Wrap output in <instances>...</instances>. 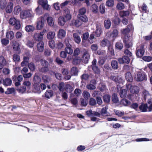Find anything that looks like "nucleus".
<instances>
[{
  "label": "nucleus",
  "instance_id": "1",
  "mask_svg": "<svg viewBox=\"0 0 152 152\" xmlns=\"http://www.w3.org/2000/svg\"><path fill=\"white\" fill-rule=\"evenodd\" d=\"M111 78L114 79V81L116 83L117 85V90L119 91L120 89L119 94L120 97L122 98H124L126 97L127 94V91L125 89H122L123 86V80L121 77H116L115 76H112Z\"/></svg>",
  "mask_w": 152,
  "mask_h": 152
},
{
  "label": "nucleus",
  "instance_id": "2",
  "mask_svg": "<svg viewBox=\"0 0 152 152\" xmlns=\"http://www.w3.org/2000/svg\"><path fill=\"white\" fill-rule=\"evenodd\" d=\"M130 30L128 27L127 28L121 30L123 35H125L124 39V42L125 44V47L127 48H129L132 46V39L130 36L128 35V33L130 31Z\"/></svg>",
  "mask_w": 152,
  "mask_h": 152
},
{
  "label": "nucleus",
  "instance_id": "3",
  "mask_svg": "<svg viewBox=\"0 0 152 152\" xmlns=\"http://www.w3.org/2000/svg\"><path fill=\"white\" fill-rule=\"evenodd\" d=\"M48 20V16L45 14L43 16L40 17L37 20L36 28L37 30H41L45 25L46 20Z\"/></svg>",
  "mask_w": 152,
  "mask_h": 152
},
{
  "label": "nucleus",
  "instance_id": "4",
  "mask_svg": "<svg viewBox=\"0 0 152 152\" xmlns=\"http://www.w3.org/2000/svg\"><path fill=\"white\" fill-rule=\"evenodd\" d=\"M20 18L22 19H26L31 18L34 16L31 9L24 10L21 12L20 15Z\"/></svg>",
  "mask_w": 152,
  "mask_h": 152
},
{
  "label": "nucleus",
  "instance_id": "5",
  "mask_svg": "<svg viewBox=\"0 0 152 152\" xmlns=\"http://www.w3.org/2000/svg\"><path fill=\"white\" fill-rule=\"evenodd\" d=\"M126 87L130 93L135 95H138L140 88L138 86L129 83L126 84Z\"/></svg>",
  "mask_w": 152,
  "mask_h": 152
},
{
  "label": "nucleus",
  "instance_id": "6",
  "mask_svg": "<svg viewBox=\"0 0 152 152\" xmlns=\"http://www.w3.org/2000/svg\"><path fill=\"white\" fill-rule=\"evenodd\" d=\"M82 58L83 62L86 64L88 63L90 58V55L88 50L85 49L83 50Z\"/></svg>",
  "mask_w": 152,
  "mask_h": 152
},
{
  "label": "nucleus",
  "instance_id": "7",
  "mask_svg": "<svg viewBox=\"0 0 152 152\" xmlns=\"http://www.w3.org/2000/svg\"><path fill=\"white\" fill-rule=\"evenodd\" d=\"M135 79L137 81H143L146 79L145 73L141 71L138 72L135 76Z\"/></svg>",
  "mask_w": 152,
  "mask_h": 152
},
{
  "label": "nucleus",
  "instance_id": "8",
  "mask_svg": "<svg viewBox=\"0 0 152 152\" xmlns=\"http://www.w3.org/2000/svg\"><path fill=\"white\" fill-rule=\"evenodd\" d=\"M46 31V30L44 29L42 31L38 33H35L34 35L33 38L34 39L37 41H39L42 40L43 38V36L45 33Z\"/></svg>",
  "mask_w": 152,
  "mask_h": 152
},
{
  "label": "nucleus",
  "instance_id": "9",
  "mask_svg": "<svg viewBox=\"0 0 152 152\" xmlns=\"http://www.w3.org/2000/svg\"><path fill=\"white\" fill-rule=\"evenodd\" d=\"M145 53L144 45H141L139 48H137L136 50V54L137 56L139 58L142 57Z\"/></svg>",
  "mask_w": 152,
  "mask_h": 152
},
{
  "label": "nucleus",
  "instance_id": "10",
  "mask_svg": "<svg viewBox=\"0 0 152 152\" xmlns=\"http://www.w3.org/2000/svg\"><path fill=\"white\" fill-rule=\"evenodd\" d=\"M119 62L120 64H129L130 62L129 58L127 56H124L122 58H119L118 59Z\"/></svg>",
  "mask_w": 152,
  "mask_h": 152
},
{
  "label": "nucleus",
  "instance_id": "11",
  "mask_svg": "<svg viewBox=\"0 0 152 152\" xmlns=\"http://www.w3.org/2000/svg\"><path fill=\"white\" fill-rule=\"evenodd\" d=\"M66 35V31L62 29H59L57 34L58 37L60 39H62L64 38Z\"/></svg>",
  "mask_w": 152,
  "mask_h": 152
},
{
  "label": "nucleus",
  "instance_id": "12",
  "mask_svg": "<svg viewBox=\"0 0 152 152\" xmlns=\"http://www.w3.org/2000/svg\"><path fill=\"white\" fill-rule=\"evenodd\" d=\"M13 3L11 2H9L7 5L5 10L7 13H11L13 10Z\"/></svg>",
  "mask_w": 152,
  "mask_h": 152
},
{
  "label": "nucleus",
  "instance_id": "13",
  "mask_svg": "<svg viewBox=\"0 0 152 152\" xmlns=\"http://www.w3.org/2000/svg\"><path fill=\"white\" fill-rule=\"evenodd\" d=\"M65 14L64 15V18H65L66 21H67L70 20L72 18V16L70 14V10L69 9H66L65 10Z\"/></svg>",
  "mask_w": 152,
  "mask_h": 152
},
{
  "label": "nucleus",
  "instance_id": "14",
  "mask_svg": "<svg viewBox=\"0 0 152 152\" xmlns=\"http://www.w3.org/2000/svg\"><path fill=\"white\" fill-rule=\"evenodd\" d=\"M73 38L76 43L79 44L81 42V38L80 36V33H75L73 34Z\"/></svg>",
  "mask_w": 152,
  "mask_h": 152
},
{
  "label": "nucleus",
  "instance_id": "15",
  "mask_svg": "<svg viewBox=\"0 0 152 152\" xmlns=\"http://www.w3.org/2000/svg\"><path fill=\"white\" fill-rule=\"evenodd\" d=\"M39 4L44 10H48V1L47 0H39Z\"/></svg>",
  "mask_w": 152,
  "mask_h": 152
},
{
  "label": "nucleus",
  "instance_id": "16",
  "mask_svg": "<svg viewBox=\"0 0 152 152\" xmlns=\"http://www.w3.org/2000/svg\"><path fill=\"white\" fill-rule=\"evenodd\" d=\"M142 96L145 100H146V99L148 101L151 100V96L148 91L146 90L144 91L143 92Z\"/></svg>",
  "mask_w": 152,
  "mask_h": 152
},
{
  "label": "nucleus",
  "instance_id": "17",
  "mask_svg": "<svg viewBox=\"0 0 152 152\" xmlns=\"http://www.w3.org/2000/svg\"><path fill=\"white\" fill-rule=\"evenodd\" d=\"M42 64L44 67L41 69V71L42 72H47L48 69L47 66H48V63L47 61L45 60H43L41 61Z\"/></svg>",
  "mask_w": 152,
  "mask_h": 152
},
{
  "label": "nucleus",
  "instance_id": "18",
  "mask_svg": "<svg viewBox=\"0 0 152 152\" xmlns=\"http://www.w3.org/2000/svg\"><path fill=\"white\" fill-rule=\"evenodd\" d=\"M37 48L38 50L40 52L43 51L44 49V43L43 42L41 41L37 43Z\"/></svg>",
  "mask_w": 152,
  "mask_h": 152
},
{
  "label": "nucleus",
  "instance_id": "19",
  "mask_svg": "<svg viewBox=\"0 0 152 152\" xmlns=\"http://www.w3.org/2000/svg\"><path fill=\"white\" fill-rule=\"evenodd\" d=\"M77 17L80 20L84 23L87 22L88 20V17L85 15H78Z\"/></svg>",
  "mask_w": 152,
  "mask_h": 152
},
{
  "label": "nucleus",
  "instance_id": "20",
  "mask_svg": "<svg viewBox=\"0 0 152 152\" xmlns=\"http://www.w3.org/2000/svg\"><path fill=\"white\" fill-rule=\"evenodd\" d=\"M65 51L68 54L71 55L73 53V50L72 48V45H68V47H66L65 49Z\"/></svg>",
  "mask_w": 152,
  "mask_h": 152
},
{
  "label": "nucleus",
  "instance_id": "21",
  "mask_svg": "<svg viewBox=\"0 0 152 152\" xmlns=\"http://www.w3.org/2000/svg\"><path fill=\"white\" fill-rule=\"evenodd\" d=\"M125 77L127 81L131 82L133 80L132 75L131 73L129 72H127L125 75Z\"/></svg>",
  "mask_w": 152,
  "mask_h": 152
},
{
  "label": "nucleus",
  "instance_id": "22",
  "mask_svg": "<svg viewBox=\"0 0 152 152\" xmlns=\"http://www.w3.org/2000/svg\"><path fill=\"white\" fill-rule=\"evenodd\" d=\"M22 8L19 5H17L15 6L14 8L13 13L15 15H18L21 11Z\"/></svg>",
  "mask_w": 152,
  "mask_h": 152
},
{
  "label": "nucleus",
  "instance_id": "23",
  "mask_svg": "<svg viewBox=\"0 0 152 152\" xmlns=\"http://www.w3.org/2000/svg\"><path fill=\"white\" fill-rule=\"evenodd\" d=\"M66 22L65 18L63 16L60 17L58 20V23L59 25L61 26H63Z\"/></svg>",
  "mask_w": 152,
  "mask_h": 152
},
{
  "label": "nucleus",
  "instance_id": "24",
  "mask_svg": "<svg viewBox=\"0 0 152 152\" xmlns=\"http://www.w3.org/2000/svg\"><path fill=\"white\" fill-rule=\"evenodd\" d=\"M71 24L77 27H79L82 25V23L78 20H73L71 22Z\"/></svg>",
  "mask_w": 152,
  "mask_h": 152
},
{
  "label": "nucleus",
  "instance_id": "25",
  "mask_svg": "<svg viewBox=\"0 0 152 152\" xmlns=\"http://www.w3.org/2000/svg\"><path fill=\"white\" fill-rule=\"evenodd\" d=\"M75 58L73 59V63L76 64H80L81 61H82V57L79 56H75Z\"/></svg>",
  "mask_w": 152,
  "mask_h": 152
},
{
  "label": "nucleus",
  "instance_id": "26",
  "mask_svg": "<svg viewBox=\"0 0 152 152\" xmlns=\"http://www.w3.org/2000/svg\"><path fill=\"white\" fill-rule=\"evenodd\" d=\"M100 45L103 47L110 45V42L106 39H104L101 41Z\"/></svg>",
  "mask_w": 152,
  "mask_h": 152
},
{
  "label": "nucleus",
  "instance_id": "27",
  "mask_svg": "<svg viewBox=\"0 0 152 152\" xmlns=\"http://www.w3.org/2000/svg\"><path fill=\"white\" fill-rule=\"evenodd\" d=\"M96 29L95 31L96 36L97 37H99L101 35L102 30V28L100 27L99 26H96Z\"/></svg>",
  "mask_w": 152,
  "mask_h": 152
},
{
  "label": "nucleus",
  "instance_id": "28",
  "mask_svg": "<svg viewBox=\"0 0 152 152\" xmlns=\"http://www.w3.org/2000/svg\"><path fill=\"white\" fill-rule=\"evenodd\" d=\"M6 37L10 39H12L14 37V34L12 31H10L7 32L6 34Z\"/></svg>",
  "mask_w": 152,
  "mask_h": 152
},
{
  "label": "nucleus",
  "instance_id": "29",
  "mask_svg": "<svg viewBox=\"0 0 152 152\" xmlns=\"http://www.w3.org/2000/svg\"><path fill=\"white\" fill-rule=\"evenodd\" d=\"M87 114H91L94 116H95L99 117H100L101 114V113L97 112H92V110H90L88 111H87L86 112Z\"/></svg>",
  "mask_w": 152,
  "mask_h": 152
},
{
  "label": "nucleus",
  "instance_id": "30",
  "mask_svg": "<svg viewBox=\"0 0 152 152\" xmlns=\"http://www.w3.org/2000/svg\"><path fill=\"white\" fill-rule=\"evenodd\" d=\"M139 109L142 112H146L147 109H148V104H142L140 106Z\"/></svg>",
  "mask_w": 152,
  "mask_h": 152
},
{
  "label": "nucleus",
  "instance_id": "31",
  "mask_svg": "<svg viewBox=\"0 0 152 152\" xmlns=\"http://www.w3.org/2000/svg\"><path fill=\"white\" fill-rule=\"evenodd\" d=\"M120 104L124 106H127L130 104V102L126 99H123L121 100Z\"/></svg>",
  "mask_w": 152,
  "mask_h": 152
},
{
  "label": "nucleus",
  "instance_id": "32",
  "mask_svg": "<svg viewBox=\"0 0 152 152\" xmlns=\"http://www.w3.org/2000/svg\"><path fill=\"white\" fill-rule=\"evenodd\" d=\"M111 25V22L110 20H105L104 21V26L105 28L107 29L109 28Z\"/></svg>",
  "mask_w": 152,
  "mask_h": 152
},
{
  "label": "nucleus",
  "instance_id": "33",
  "mask_svg": "<svg viewBox=\"0 0 152 152\" xmlns=\"http://www.w3.org/2000/svg\"><path fill=\"white\" fill-rule=\"evenodd\" d=\"M12 83V80L9 78H6L3 80V84L6 86H10Z\"/></svg>",
  "mask_w": 152,
  "mask_h": 152
},
{
  "label": "nucleus",
  "instance_id": "34",
  "mask_svg": "<svg viewBox=\"0 0 152 152\" xmlns=\"http://www.w3.org/2000/svg\"><path fill=\"white\" fill-rule=\"evenodd\" d=\"M82 95L85 99L88 100L90 98V95L89 93L87 91H84L83 92Z\"/></svg>",
  "mask_w": 152,
  "mask_h": 152
},
{
  "label": "nucleus",
  "instance_id": "35",
  "mask_svg": "<svg viewBox=\"0 0 152 152\" xmlns=\"http://www.w3.org/2000/svg\"><path fill=\"white\" fill-rule=\"evenodd\" d=\"M78 70L76 67H73L71 69V74L72 75H77Z\"/></svg>",
  "mask_w": 152,
  "mask_h": 152
},
{
  "label": "nucleus",
  "instance_id": "36",
  "mask_svg": "<svg viewBox=\"0 0 152 152\" xmlns=\"http://www.w3.org/2000/svg\"><path fill=\"white\" fill-rule=\"evenodd\" d=\"M129 11H121L119 12L120 16L121 17H127L129 15Z\"/></svg>",
  "mask_w": 152,
  "mask_h": 152
},
{
  "label": "nucleus",
  "instance_id": "37",
  "mask_svg": "<svg viewBox=\"0 0 152 152\" xmlns=\"http://www.w3.org/2000/svg\"><path fill=\"white\" fill-rule=\"evenodd\" d=\"M25 29L26 31L30 32L33 31L35 29V28L33 26L29 25L26 26Z\"/></svg>",
  "mask_w": 152,
  "mask_h": 152
},
{
  "label": "nucleus",
  "instance_id": "38",
  "mask_svg": "<svg viewBox=\"0 0 152 152\" xmlns=\"http://www.w3.org/2000/svg\"><path fill=\"white\" fill-rule=\"evenodd\" d=\"M12 46L13 49L15 50H18L19 49V44L16 41L12 42Z\"/></svg>",
  "mask_w": 152,
  "mask_h": 152
},
{
  "label": "nucleus",
  "instance_id": "39",
  "mask_svg": "<svg viewBox=\"0 0 152 152\" xmlns=\"http://www.w3.org/2000/svg\"><path fill=\"white\" fill-rule=\"evenodd\" d=\"M55 34L54 31H50L48 33V39L53 40L55 38Z\"/></svg>",
  "mask_w": 152,
  "mask_h": 152
},
{
  "label": "nucleus",
  "instance_id": "40",
  "mask_svg": "<svg viewBox=\"0 0 152 152\" xmlns=\"http://www.w3.org/2000/svg\"><path fill=\"white\" fill-rule=\"evenodd\" d=\"M110 96L108 95H105L103 97V100L104 102L108 103L110 101Z\"/></svg>",
  "mask_w": 152,
  "mask_h": 152
},
{
  "label": "nucleus",
  "instance_id": "41",
  "mask_svg": "<svg viewBox=\"0 0 152 152\" xmlns=\"http://www.w3.org/2000/svg\"><path fill=\"white\" fill-rule=\"evenodd\" d=\"M43 11L44 10L42 8L39 6L35 10V12L38 15L42 14L44 12Z\"/></svg>",
  "mask_w": 152,
  "mask_h": 152
},
{
  "label": "nucleus",
  "instance_id": "42",
  "mask_svg": "<svg viewBox=\"0 0 152 152\" xmlns=\"http://www.w3.org/2000/svg\"><path fill=\"white\" fill-rule=\"evenodd\" d=\"M117 8L119 10L124 9L125 8L124 4L122 2L118 3L116 6Z\"/></svg>",
  "mask_w": 152,
  "mask_h": 152
},
{
  "label": "nucleus",
  "instance_id": "43",
  "mask_svg": "<svg viewBox=\"0 0 152 152\" xmlns=\"http://www.w3.org/2000/svg\"><path fill=\"white\" fill-rule=\"evenodd\" d=\"M111 66L112 67L115 69H117L118 68V63L117 61H112L111 62Z\"/></svg>",
  "mask_w": 152,
  "mask_h": 152
},
{
  "label": "nucleus",
  "instance_id": "44",
  "mask_svg": "<svg viewBox=\"0 0 152 152\" xmlns=\"http://www.w3.org/2000/svg\"><path fill=\"white\" fill-rule=\"evenodd\" d=\"M98 8V7L96 4H94L92 5L91 9L93 12L96 13L97 12Z\"/></svg>",
  "mask_w": 152,
  "mask_h": 152
},
{
  "label": "nucleus",
  "instance_id": "45",
  "mask_svg": "<svg viewBox=\"0 0 152 152\" xmlns=\"http://www.w3.org/2000/svg\"><path fill=\"white\" fill-rule=\"evenodd\" d=\"M13 61L16 62H18L20 60V56L19 55L16 54H15L13 55Z\"/></svg>",
  "mask_w": 152,
  "mask_h": 152
},
{
  "label": "nucleus",
  "instance_id": "46",
  "mask_svg": "<svg viewBox=\"0 0 152 152\" xmlns=\"http://www.w3.org/2000/svg\"><path fill=\"white\" fill-rule=\"evenodd\" d=\"M73 90V88L69 84H67L66 85V92L70 93Z\"/></svg>",
  "mask_w": 152,
  "mask_h": 152
},
{
  "label": "nucleus",
  "instance_id": "47",
  "mask_svg": "<svg viewBox=\"0 0 152 152\" xmlns=\"http://www.w3.org/2000/svg\"><path fill=\"white\" fill-rule=\"evenodd\" d=\"M15 23L14 25V28L17 30L20 29L21 28V24L20 20H18Z\"/></svg>",
  "mask_w": 152,
  "mask_h": 152
},
{
  "label": "nucleus",
  "instance_id": "48",
  "mask_svg": "<svg viewBox=\"0 0 152 152\" xmlns=\"http://www.w3.org/2000/svg\"><path fill=\"white\" fill-rule=\"evenodd\" d=\"M114 112L115 114L119 117H121L125 114L124 112L118 110H115Z\"/></svg>",
  "mask_w": 152,
  "mask_h": 152
},
{
  "label": "nucleus",
  "instance_id": "49",
  "mask_svg": "<svg viewBox=\"0 0 152 152\" xmlns=\"http://www.w3.org/2000/svg\"><path fill=\"white\" fill-rule=\"evenodd\" d=\"M7 2L5 0H0V7L1 8L3 9L6 7Z\"/></svg>",
  "mask_w": 152,
  "mask_h": 152
},
{
  "label": "nucleus",
  "instance_id": "50",
  "mask_svg": "<svg viewBox=\"0 0 152 152\" xmlns=\"http://www.w3.org/2000/svg\"><path fill=\"white\" fill-rule=\"evenodd\" d=\"M118 31L116 29H114L113 32L111 33L110 36L112 37H117L118 34Z\"/></svg>",
  "mask_w": 152,
  "mask_h": 152
},
{
  "label": "nucleus",
  "instance_id": "51",
  "mask_svg": "<svg viewBox=\"0 0 152 152\" xmlns=\"http://www.w3.org/2000/svg\"><path fill=\"white\" fill-rule=\"evenodd\" d=\"M108 109V107L106 106L105 107L103 108L101 112V114L102 115H104L107 113V110Z\"/></svg>",
  "mask_w": 152,
  "mask_h": 152
},
{
  "label": "nucleus",
  "instance_id": "52",
  "mask_svg": "<svg viewBox=\"0 0 152 152\" xmlns=\"http://www.w3.org/2000/svg\"><path fill=\"white\" fill-rule=\"evenodd\" d=\"M53 18L52 17H48V24L51 26H53L54 24Z\"/></svg>",
  "mask_w": 152,
  "mask_h": 152
},
{
  "label": "nucleus",
  "instance_id": "53",
  "mask_svg": "<svg viewBox=\"0 0 152 152\" xmlns=\"http://www.w3.org/2000/svg\"><path fill=\"white\" fill-rule=\"evenodd\" d=\"M114 5V1L113 0H108L106 2V5L109 7H112Z\"/></svg>",
  "mask_w": 152,
  "mask_h": 152
},
{
  "label": "nucleus",
  "instance_id": "54",
  "mask_svg": "<svg viewBox=\"0 0 152 152\" xmlns=\"http://www.w3.org/2000/svg\"><path fill=\"white\" fill-rule=\"evenodd\" d=\"M18 20L15 18H10L9 20V23L11 25L13 26Z\"/></svg>",
  "mask_w": 152,
  "mask_h": 152
},
{
  "label": "nucleus",
  "instance_id": "55",
  "mask_svg": "<svg viewBox=\"0 0 152 152\" xmlns=\"http://www.w3.org/2000/svg\"><path fill=\"white\" fill-rule=\"evenodd\" d=\"M2 72L4 74L6 75H7L10 73V70L7 68H4L3 69Z\"/></svg>",
  "mask_w": 152,
  "mask_h": 152
},
{
  "label": "nucleus",
  "instance_id": "56",
  "mask_svg": "<svg viewBox=\"0 0 152 152\" xmlns=\"http://www.w3.org/2000/svg\"><path fill=\"white\" fill-rule=\"evenodd\" d=\"M108 52L110 53L112 55H114V50L113 48V46L110 45L108 47Z\"/></svg>",
  "mask_w": 152,
  "mask_h": 152
},
{
  "label": "nucleus",
  "instance_id": "57",
  "mask_svg": "<svg viewBox=\"0 0 152 152\" xmlns=\"http://www.w3.org/2000/svg\"><path fill=\"white\" fill-rule=\"evenodd\" d=\"M86 88L88 89L94 90L96 88V86L90 83L86 85Z\"/></svg>",
  "mask_w": 152,
  "mask_h": 152
},
{
  "label": "nucleus",
  "instance_id": "58",
  "mask_svg": "<svg viewBox=\"0 0 152 152\" xmlns=\"http://www.w3.org/2000/svg\"><path fill=\"white\" fill-rule=\"evenodd\" d=\"M28 67L29 69L31 71H34L35 69V66L33 63H31L28 64Z\"/></svg>",
  "mask_w": 152,
  "mask_h": 152
},
{
  "label": "nucleus",
  "instance_id": "59",
  "mask_svg": "<svg viewBox=\"0 0 152 152\" xmlns=\"http://www.w3.org/2000/svg\"><path fill=\"white\" fill-rule=\"evenodd\" d=\"M112 20L114 23L116 25L119 24L120 22L119 18L117 17H115Z\"/></svg>",
  "mask_w": 152,
  "mask_h": 152
},
{
  "label": "nucleus",
  "instance_id": "60",
  "mask_svg": "<svg viewBox=\"0 0 152 152\" xmlns=\"http://www.w3.org/2000/svg\"><path fill=\"white\" fill-rule=\"evenodd\" d=\"M49 47L53 49L55 47V43L54 40H51L49 41Z\"/></svg>",
  "mask_w": 152,
  "mask_h": 152
},
{
  "label": "nucleus",
  "instance_id": "61",
  "mask_svg": "<svg viewBox=\"0 0 152 152\" xmlns=\"http://www.w3.org/2000/svg\"><path fill=\"white\" fill-rule=\"evenodd\" d=\"M142 59L147 62H149L152 60V57L150 56H144L143 57Z\"/></svg>",
  "mask_w": 152,
  "mask_h": 152
},
{
  "label": "nucleus",
  "instance_id": "62",
  "mask_svg": "<svg viewBox=\"0 0 152 152\" xmlns=\"http://www.w3.org/2000/svg\"><path fill=\"white\" fill-rule=\"evenodd\" d=\"M80 49L78 48H76L74 51L73 55L75 56H78L80 53Z\"/></svg>",
  "mask_w": 152,
  "mask_h": 152
},
{
  "label": "nucleus",
  "instance_id": "63",
  "mask_svg": "<svg viewBox=\"0 0 152 152\" xmlns=\"http://www.w3.org/2000/svg\"><path fill=\"white\" fill-rule=\"evenodd\" d=\"M113 101L114 103H117L118 101V98L117 95L115 94H114L112 96V97Z\"/></svg>",
  "mask_w": 152,
  "mask_h": 152
},
{
  "label": "nucleus",
  "instance_id": "64",
  "mask_svg": "<svg viewBox=\"0 0 152 152\" xmlns=\"http://www.w3.org/2000/svg\"><path fill=\"white\" fill-rule=\"evenodd\" d=\"M15 91V89L13 88H8L6 91L5 92V93L6 94H8L13 93Z\"/></svg>",
  "mask_w": 152,
  "mask_h": 152
}]
</instances>
